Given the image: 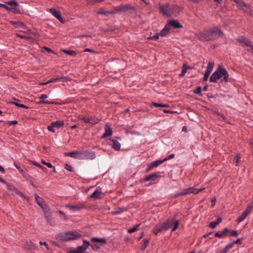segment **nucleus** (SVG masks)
<instances>
[{
	"instance_id": "f257e3e1",
	"label": "nucleus",
	"mask_w": 253,
	"mask_h": 253,
	"mask_svg": "<svg viewBox=\"0 0 253 253\" xmlns=\"http://www.w3.org/2000/svg\"><path fill=\"white\" fill-rule=\"evenodd\" d=\"M223 34L220 28L214 27L196 34V37L200 41L206 42L222 37Z\"/></svg>"
},
{
	"instance_id": "f03ea898",
	"label": "nucleus",
	"mask_w": 253,
	"mask_h": 253,
	"mask_svg": "<svg viewBox=\"0 0 253 253\" xmlns=\"http://www.w3.org/2000/svg\"><path fill=\"white\" fill-rule=\"evenodd\" d=\"M223 77V81L227 82L228 81L229 74L227 70L222 65L218 66L217 69L214 71L210 78V82L212 83H216L217 81L221 77Z\"/></svg>"
},
{
	"instance_id": "7ed1b4c3",
	"label": "nucleus",
	"mask_w": 253,
	"mask_h": 253,
	"mask_svg": "<svg viewBox=\"0 0 253 253\" xmlns=\"http://www.w3.org/2000/svg\"><path fill=\"white\" fill-rule=\"evenodd\" d=\"M79 237L77 232H67L59 233L56 236V239L59 242H65L76 240Z\"/></svg>"
},
{
	"instance_id": "20e7f679",
	"label": "nucleus",
	"mask_w": 253,
	"mask_h": 253,
	"mask_svg": "<svg viewBox=\"0 0 253 253\" xmlns=\"http://www.w3.org/2000/svg\"><path fill=\"white\" fill-rule=\"evenodd\" d=\"M134 10V7L131 5L130 4H121L117 6H115L113 8V12L114 14L119 13H124L129 12L131 10Z\"/></svg>"
},
{
	"instance_id": "39448f33",
	"label": "nucleus",
	"mask_w": 253,
	"mask_h": 253,
	"mask_svg": "<svg viewBox=\"0 0 253 253\" xmlns=\"http://www.w3.org/2000/svg\"><path fill=\"white\" fill-rule=\"evenodd\" d=\"M161 13L166 16L170 17L174 13L175 7L173 5L166 4L165 5L160 4L159 6Z\"/></svg>"
},
{
	"instance_id": "423d86ee",
	"label": "nucleus",
	"mask_w": 253,
	"mask_h": 253,
	"mask_svg": "<svg viewBox=\"0 0 253 253\" xmlns=\"http://www.w3.org/2000/svg\"><path fill=\"white\" fill-rule=\"evenodd\" d=\"M172 223H173V226L171 228V231L173 232L177 229L179 225L178 220H176L174 221L173 218H169L167 219L164 223H163V224L164 228H165V230H167L171 228Z\"/></svg>"
},
{
	"instance_id": "0eeeda50",
	"label": "nucleus",
	"mask_w": 253,
	"mask_h": 253,
	"mask_svg": "<svg viewBox=\"0 0 253 253\" xmlns=\"http://www.w3.org/2000/svg\"><path fill=\"white\" fill-rule=\"evenodd\" d=\"M205 188L197 189L195 188L194 187H189L188 188L183 189L181 192L177 193L176 194V196H180L182 195H186L190 194H197L200 191H203L205 190Z\"/></svg>"
},
{
	"instance_id": "6e6552de",
	"label": "nucleus",
	"mask_w": 253,
	"mask_h": 253,
	"mask_svg": "<svg viewBox=\"0 0 253 253\" xmlns=\"http://www.w3.org/2000/svg\"><path fill=\"white\" fill-rule=\"evenodd\" d=\"M8 6V11H11L15 14L20 12L19 5L16 0H11L5 2Z\"/></svg>"
},
{
	"instance_id": "1a4fd4ad",
	"label": "nucleus",
	"mask_w": 253,
	"mask_h": 253,
	"mask_svg": "<svg viewBox=\"0 0 253 253\" xmlns=\"http://www.w3.org/2000/svg\"><path fill=\"white\" fill-rule=\"evenodd\" d=\"M237 41L243 44V46H247V50L253 54V45L251 42L243 36H240L237 39Z\"/></svg>"
},
{
	"instance_id": "9d476101",
	"label": "nucleus",
	"mask_w": 253,
	"mask_h": 253,
	"mask_svg": "<svg viewBox=\"0 0 253 253\" xmlns=\"http://www.w3.org/2000/svg\"><path fill=\"white\" fill-rule=\"evenodd\" d=\"M67 81V78L66 77H56L55 78H53L51 79L50 80L47 82L42 83L41 84L42 85H45L50 83H55L58 82H65Z\"/></svg>"
},
{
	"instance_id": "9b49d317",
	"label": "nucleus",
	"mask_w": 253,
	"mask_h": 253,
	"mask_svg": "<svg viewBox=\"0 0 253 253\" xmlns=\"http://www.w3.org/2000/svg\"><path fill=\"white\" fill-rule=\"evenodd\" d=\"M235 1L238 5V6L240 9L247 12H249L250 11V8L244 1L241 0H235Z\"/></svg>"
},
{
	"instance_id": "f8f14e48",
	"label": "nucleus",
	"mask_w": 253,
	"mask_h": 253,
	"mask_svg": "<svg viewBox=\"0 0 253 253\" xmlns=\"http://www.w3.org/2000/svg\"><path fill=\"white\" fill-rule=\"evenodd\" d=\"M80 157L83 159L93 160L95 158L96 155L95 153L93 152H85L80 155Z\"/></svg>"
},
{
	"instance_id": "ddd939ff",
	"label": "nucleus",
	"mask_w": 253,
	"mask_h": 253,
	"mask_svg": "<svg viewBox=\"0 0 253 253\" xmlns=\"http://www.w3.org/2000/svg\"><path fill=\"white\" fill-rule=\"evenodd\" d=\"M109 142L110 145H111L115 150H120L121 144L117 140L111 138L109 139Z\"/></svg>"
},
{
	"instance_id": "4468645a",
	"label": "nucleus",
	"mask_w": 253,
	"mask_h": 253,
	"mask_svg": "<svg viewBox=\"0 0 253 253\" xmlns=\"http://www.w3.org/2000/svg\"><path fill=\"white\" fill-rule=\"evenodd\" d=\"M7 188L12 192V194H19L21 197L26 198L24 194L12 185L7 184Z\"/></svg>"
},
{
	"instance_id": "2eb2a0df",
	"label": "nucleus",
	"mask_w": 253,
	"mask_h": 253,
	"mask_svg": "<svg viewBox=\"0 0 253 253\" xmlns=\"http://www.w3.org/2000/svg\"><path fill=\"white\" fill-rule=\"evenodd\" d=\"M81 119L84 120L85 123H88L92 125L97 124L100 121L95 117H84L82 119L80 118Z\"/></svg>"
},
{
	"instance_id": "dca6fc26",
	"label": "nucleus",
	"mask_w": 253,
	"mask_h": 253,
	"mask_svg": "<svg viewBox=\"0 0 253 253\" xmlns=\"http://www.w3.org/2000/svg\"><path fill=\"white\" fill-rule=\"evenodd\" d=\"M112 135V130L110 126L108 124L105 125V132L102 136V138H106L108 136H110Z\"/></svg>"
},
{
	"instance_id": "f3484780",
	"label": "nucleus",
	"mask_w": 253,
	"mask_h": 253,
	"mask_svg": "<svg viewBox=\"0 0 253 253\" xmlns=\"http://www.w3.org/2000/svg\"><path fill=\"white\" fill-rule=\"evenodd\" d=\"M49 12L58 20L62 21V17L61 16L60 12L59 10L55 9V8H52L49 9Z\"/></svg>"
},
{
	"instance_id": "a211bd4d",
	"label": "nucleus",
	"mask_w": 253,
	"mask_h": 253,
	"mask_svg": "<svg viewBox=\"0 0 253 253\" xmlns=\"http://www.w3.org/2000/svg\"><path fill=\"white\" fill-rule=\"evenodd\" d=\"M169 25V28L172 27L173 28H182L183 27L182 25L176 20H170L168 23Z\"/></svg>"
},
{
	"instance_id": "6ab92c4d",
	"label": "nucleus",
	"mask_w": 253,
	"mask_h": 253,
	"mask_svg": "<svg viewBox=\"0 0 253 253\" xmlns=\"http://www.w3.org/2000/svg\"><path fill=\"white\" fill-rule=\"evenodd\" d=\"M101 189L99 187H97L95 191L90 195V197L95 199L99 198L101 197Z\"/></svg>"
},
{
	"instance_id": "aec40b11",
	"label": "nucleus",
	"mask_w": 253,
	"mask_h": 253,
	"mask_svg": "<svg viewBox=\"0 0 253 253\" xmlns=\"http://www.w3.org/2000/svg\"><path fill=\"white\" fill-rule=\"evenodd\" d=\"M163 162H164V160H157L153 161L149 164L148 167V170L157 167L161 164H162Z\"/></svg>"
},
{
	"instance_id": "412c9836",
	"label": "nucleus",
	"mask_w": 253,
	"mask_h": 253,
	"mask_svg": "<svg viewBox=\"0 0 253 253\" xmlns=\"http://www.w3.org/2000/svg\"><path fill=\"white\" fill-rule=\"evenodd\" d=\"M166 230L164 228L163 224H157L155 227L153 228V232L155 234L157 235L158 233L161 232L163 231Z\"/></svg>"
},
{
	"instance_id": "4be33fe9",
	"label": "nucleus",
	"mask_w": 253,
	"mask_h": 253,
	"mask_svg": "<svg viewBox=\"0 0 253 253\" xmlns=\"http://www.w3.org/2000/svg\"><path fill=\"white\" fill-rule=\"evenodd\" d=\"M230 232V230L227 228H225L223 231L215 233L214 236L216 237L222 238Z\"/></svg>"
},
{
	"instance_id": "5701e85b",
	"label": "nucleus",
	"mask_w": 253,
	"mask_h": 253,
	"mask_svg": "<svg viewBox=\"0 0 253 253\" xmlns=\"http://www.w3.org/2000/svg\"><path fill=\"white\" fill-rule=\"evenodd\" d=\"M253 209V201H252L250 203L248 204L247 208L243 212L244 214L248 216V215L250 213Z\"/></svg>"
},
{
	"instance_id": "b1692460",
	"label": "nucleus",
	"mask_w": 253,
	"mask_h": 253,
	"mask_svg": "<svg viewBox=\"0 0 253 253\" xmlns=\"http://www.w3.org/2000/svg\"><path fill=\"white\" fill-rule=\"evenodd\" d=\"M170 29L169 25L167 24L162 30L159 33V34H160V36L164 37L169 33Z\"/></svg>"
},
{
	"instance_id": "393cba45",
	"label": "nucleus",
	"mask_w": 253,
	"mask_h": 253,
	"mask_svg": "<svg viewBox=\"0 0 253 253\" xmlns=\"http://www.w3.org/2000/svg\"><path fill=\"white\" fill-rule=\"evenodd\" d=\"M233 247V244H228L226 246V247L222 249L218 250L216 253H226L229 251V250Z\"/></svg>"
},
{
	"instance_id": "a878e982",
	"label": "nucleus",
	"mask_w": 253,
	"mask_h": 253,
	"mask_svg": "<svg viewBox=\"0 0 253 253\" xmlns=\"http://www.w3.org/2000/svg\"><path fill=\"white\" fill-rule=\"evenodd\" d=\"M42 209L44 213L45 218H47L50 216L51 212L50 211V209L48 206L46 205H44L43 207H42Z\"/></svg>"
},
{
	"instance_id": "bb28decb",
	"label": "nucleus",
	"mask_w": 253,
	"mask_h": 253,
	"mask_svg": "<svg viewBox=\"0 0 253 253\" xmlns=\"http://www.w3.org/2000/svg\"><path fill=\"white\" fill-rule=\"evenodd\" d=\"M222 221V218L221 217H218L215 221L211 222L210 223L209 226L214 229L216 227V226L218 225L219 223H220Z\"/></svg>"
},
{
	"instance_id": "cd10ccee",
	"label": "nucleus",
	"mask_w": 253,
	"mask_h": 253,
	"mask_svg": "<svg viewBox=\"0 0 253 253\" xmlns=\"http://www.w3.org/2000/svg\"><path fill=\"white\" fill-rule=\"evenodd\" d=\"M113 12V9L111 11H107L105 10L104 9H100L99 10L97 11V14H101V15H108L109 14L113 15L114 14Z\"/></svg>"
},
{
	"instance_id": "c85d7f7f",
	"label": "nucleus",
	"mask_w": 253,
	"mask_h": 253,
	"mask_svg": "<svg viewBox=\"0 0 253 253\" xmlns=\"http://www.w3.org/2000/svg\"><path fill=\"white\" fill-rule=\"evenodd\" d=\"M91 241L92 242H97V243H100L103 244H105L106 243V240L105 238H97V237H93L91 239Z\"/></svg>"
},
{
	"instance_id": "c756f323",
	"label": "nucleus",
	"mask_w": 253,
	"mask_h": 253,
	"mask_svg": "<svg viewBox=\"0 0 253 253\" xmlns=\"http://www.w3.org/2000/svg\"><path fill=\"white\" fill-rule=\"evenodd\" d=\"M90 245L89 242L84 240V243L82 246H80V253H83L87 248Z\"/></svg>"
},
{
	"instance_id": "7c9ffc66",
	"label": "nucleus",
	"mask_w": 253,
	"mask_h": 253,
	"mask_svg": "<svg viewBox=\"0 0 253 253\" xmlns=\"http://www.w3.org/2000/svg\"><path fill=\"white\" fill-rule=\"evenodd\" d=\"M65 155L70 156L71 157L78 159L79 157V153L78 151H73L68 153H66Z\"/></svg>"
},
{
	"instance_id": "2f4dec72",
	"label": "nucleus",
	"mask_w": 253,
	"mask_h": 253,
	"mask_svg": "<svg viewBox=\"0 0 253 253\" xmlns=\"http://www.w3.org/2000/svg\"><path fill=\"white\" fill-rule=\"evenodd\" d=\"M35 199H36V201L37 203V204L40 206H41V207L42 208V207H43L44 206V205H45L44 204V202H43V199L41 198L40 197H39L38 195L37 194H35Z\"/></svg>"
},
{
	"instance_id": "473e14b6",
	"label": "nucleus",
	"mask_w": 253,
	"mask_h": 253,
	"mask_svg": "<svg viewBox=\"0 0 253 253\" xmlns=\"http://www.w3.org/2000/svg\"><path fill=\"white\" fill-rule=\"evenodd\" d=\"M11 103L13 104H14L16 106H18V107H22V108H25V109H28V107L24 105V104H20L19 103V100H16V99H14V100L13 101H11Z\"/></svg>"
},
{
	"instance_id": "72a5a7b5",
	"label": "nucleus",
	"mask_w": 253,
	"mask_h": 253,
	"mask_svg": "<svg viewBox=\"0 0 253 253\" xmlns=\"http://www.w3.org/2000/svg\"><path fill=\"white\" fill-rule=\"evenodd\" d=\"M157 177V175L156 173L150 174L144 179V181L147 182L150 180H154Z\"/></svg>"
},
{
	"instance_id": "f704fd0d",
	"label": "nucleus",
	"mask_w": 253,
	"mask_h": 253,
	"mask_svg": "<svg viewBox=\"0 0 253 253\" xmlns=\"http://www.w3.org/2000/svg\"><path fill=\"white\" fill-rule=\"evenodd\" d=\"M51 124L52 125V126L56 128H59L61 127L64 125V123L62 121H56L55 122H53Z\"/></svg>"
},
{
	"instance_id": "c9c22d12",
	"label": "nucleus",
	"mask_w": 253,
	"mask_h": 253,
	"mask_svg": "<svg viewBox=\"0 0 253 253\" xmlns=\"http://www.w3.org/2000/svg\"><path fill=\"white\" fill-rule=\"evenodd\" d=\"M189 68H190V67H188L185 64H183L182 70L181 73L179 74V76L180 77L184 76L185 75V73H186V72L187 71V69H189Z\"/></svg>"
},
{
	"instance_id": "e433bc0d",
	"label": "nucleus",
	"mask_w": 253,
	"mask_h": 253,
	"mask_svg": "<svg viewBox=\"0 0 253 253\" xmlns=\"http://www.w3.org/2000/svg\"><path fill=\"white\" fill-rule=\"evenodd\" d=\"M152 105L156 107H169V105L168 104L164 103H152Z\"/></svg>"
},
{
	"instance_id": "4c0bfd02",
	"label": "nucleus",
	"mask_w": 253,
	"mask_h": 253,
	"mask_svg": "<svg viewBox=\"0 0 253 253\" xmlns=\"http://www.w3.org/2000/svg\"><path fill=\"white\" fill-rule=\"evenodd\" d=\"M213 66H214V62H209L208 63L206 70L211 72L213 69Z\"/></svg>"
},
{
	"instance_id": "58836bf2",
	"label": "nucleus",
	"mask_w": 253,
	"mask_h": 253,
	"mask_svg": "<svg viewBox=\"0 0 253 253\" xmlns=\"http://www.w3.org/2000/svg\"><path fill=\"white\" fill-rule=\"evenodd\" d=\"M247 217V216L244 214V213H242V214L237 218V221L238 223H240L243 221Z\"/></svg>"
},
{
	"instance_id": "ea45409f",
	"label": "nucleus",
	"mask_w": 253,
	"mask_h": 253,
	"mask_svg": "<svg viewBox=\"0 0 253 253\" xmlns=\"http://www.w3.org/2000/svg\"><path fill=\"white\" fill-rule=\"evenodd\" d=\"M143 244L142 246V250H145L146 247H147V245L149 242V240L148 239H145L143 240Z\"/></svg>"
},
{
	"instance_id": "a19ab883",
	"label": "nucleus",
	"mask_w": 253,
	"mask_h": 253,
	"mask_svg": "<svg viewBox=\"0 0 253 253\" xmlns=\"http://www.w3.org/2000/svg\"><path fill=\"white\" fill-rule=\"evenodd\" d=\"M71 210L73 211H76L79 210V207L78 206H74V205H68L67 206Z\"/></svg>"
},
{
	"instance_id": "79ce46f5",
	"label": "nucleus",
	"mask_w": 253,
	"mask_h": 253,
	"mask_svg": "<svg viewBox=\"0 0 253 253\" xmlns=\"http://www.w3.org/2000/svg\"><path fill=\"white\" fill-rule=\"evenodd\" d=\"M160 36V34H159V33H156L153 36L149 37L148 39L149 40H154L157 41V40H158Z\"/></svg>"
},
{
	"instance_id": "37998d69",
	"label": "nucleus",
	"mask_w": 253,
	"mask_h": 253,
	"mask_svg": "<svg viewBox=\"0 0 253 253\" xmlns=\"http://www.w3.org/2000/svg\"><path fill=\"white\" fill-rule=\"evenodd\" d=\"M139 226V225L138 224V225H136L135 227H134L132 228L129 229L128 230V232L129 233H132L135 232L137 230Z\"/></svg>"
},
{
	"instance_id": "c03bdc74",
	"label": "nucleus",
	"mask_w": 253,
	"mask_h": 253,
	"mask_svg": "<svg viewBox=\"0 0 253 253\" xmlns=\"http://www.w3.org/2000/svg\"><path fill=\"white\" fill-rule=\"evenodd\" d=\"M202 92V88L200 86L197 87L195 90L194 91V92L197 94H201Z\"/></svg>"
},
{
	"instance_id": "a18cd8bd",
	"label": "nucleus",
	"mask_w": 253,
	"mask_h": 253,
	"mask_svg": "<svg viewBox=\"0 0 253 253\" xmlns=\"http://www.w3.org/2000/svg\"><path fill=\"white\" fill-rule=\"evenodd\" d=\"M66 253H79V247H78L76 250H71Z\"/></svg>"
},
{
	"instance_id": "49530a36",
	"label": "nucleus",
	"mask_w": 253,
	"mask_h": 253,
	"mask_svg": "<svg viewBox=\"0 0 253 253\" xmlns=\"http://www.w3.org/2000/svg\"><path fill=\"white\" fill-rule=\"evenodd\" d=\"M14 166L15 167L17 168V169L19 170V171L22 174H23L24 173V171L19 166H18L16 163H14Z\"/></svg>"
},
{
	"instance_id": "de8ad7c7",
	"label": "nucleus",
	"mask_w": 253,
	"mask_h": 253,
	"mask_svg": "<svg viewBox=\"0 0 253 253\" xmlns=\"http://www.w3.org/2000/svg\"><path fill=\"white\" fill-rule=\"evenodd\" d=\"M230 233V235L232 236H237L238 235V232L237 230H232L231 231H230L229 232Z\"/></svg>"
},
{
	"instance_id": "09e8293b",
	"label": "nucleus",
	"mask_w": 253,
	"mask_h": 253,
	"mask_svg": "<svg viewBox=\"0 0 253 253\" xmlns=\"http://www.w3.org/2000/svg\"><path fill=\"white\" fill-rule=\"evenodd\" d=\"M174 156L175 155L174 154H171L169 155L168 157L164 159L163 160H164V162H165V161L169 160L170 159L173 158L174 157Z\"/></svg>"
},
{
	"instance_id": "8fccbe9b",
	"label": "nucleus",
	"mask_w": 253,
	"mask_h": 253,
	"mask_svg": "<svg viewBox=\"0 0 253 253\" xmlns=\"http://www.w3.org/2000/svg\"><path fill=\"white\" fill-rule=\"evenodd\" d=\"M54 128H55V127L52 126V124H51L50 126H48V127H47L48 130L49 131H51V132H55Z\"/></svg>"
},
{
	"instance_id": "3c124183",
	"label": "nucleus",
	"mask_w": 253,
	"mask_h": 253,
	"mask_svg": "<svg viewBox=\"0 0 253 253\" xmlns=\"http://www.w3.org/2000/svg\"><path fill=\"white\" fill-rule=\"evenodd\" d=\"M90 246L94 250L99 249L100 248V247L97 244H92Z\"/></svg>"
},
{
	"instance_id": "603ef678",
	"label": "nucleus",
	"mask_w": 253,
	"mask_h": 253,
	"mask_svg": "<svg viewBox=\"0 0 253 253\" xmlns=\"http://www.w3.org/2000/svg\"><path fill=\"white\" fill-rule=\"evenodd\" d=\"M42 163L43 164H44V165H46V166L48 168H52V165L50 163H46V162H44L43 160H42Z\"/></svg>"
},
{
	"instance_id": "864d4df0",
	"label": "nucleus",
	"mask_w": 253,
	"mask_h": 253,
	"mask_svg": "<svg viewBox=\"0 0 253 253\" xmlns=\"http://www.w3.org/2000/svg\"><path fill=\"white\" fill-rule=\"evenodd\" d=\"M0 6L3 7V8L8 11V5L7 4H5L0 3Z\"/></svg>"
},
{
	"instance_id": "5fc2aeb1",
	"label": "nucleus",
	"mask_w": 253,
	"mask_h": 253,
	"mask_svg": "<svg viewBox=\"0 0 253 253\" xmlns=\"http://www.w3.org/2000/svg\"><path fill=\"white\" fill-rule=\"evenodd\" d=\"M39 243L41 245L44 246L47 250L48 249V245L46 242L40 241Z\"/></svg>"
},
{
	"instance_id": "6e6d98bb",
	"label": "nucleus",
	"mask_w": 253,
	"mask_h": 253,
	"mask_svg": "<svg viewBox=\"0 0 253 253\" xmlns=\"http://www.w3.org/2000/svg\"><path fill=\"white\" fill-rule=\"evenodd\" d=\"M65 168L67 170H69V171H72V167H71V166H70V165H67V164H65Z\"/></svg>"
},
{
	"instance_id": "4d7b16f0",
	"label": "nucleus",
	"mask_w": 253,
	"mask_h": 253,
	"mask_svg": "<svg viewBox=\"0 0 253 253\" xmlns=\"http://www.w3.org/2000/svg\"><path fill=\"white\" fill-rule=\"evenodd\" d=\"M39 104H49L51 103V102H49V101H48L41 100V101H40L39 102Z\"/></svg>"
},
{
	"instance_id": "13d9d810",
	"label": "nucleus",
	"mask_w": 253,
	"mask_h": 253,
	"mask_svg": "<svg viewBox=\"0 0 253 253\" xmlns=\"http://www.w3.org/2000/svg\"><path fill=\"white\" fill-rule=\"evenodd\" d=\"M16 36L21 39H27L28 38L24 35H22L19 34H16Z\"/></svg>"
},
{
	"instance_id": "bf43d9fd",
	"label": "nucleus",
	"mask_w": 253,
	"mask_h": 253,
	"mask_svg": "<svg viewBox=\"0 0 253 253\" xmlns=\"http://www.w3.org/2000/svg\"><path fill=\"white\" fill-rule=\"evenodd\" d=\"M47 98V95L46 94H42L40 97L39 98L42 100H43L45 98Z\"/></svg>"
},
{
	"instance_id": "052dcab7",
	"label": "nucleus",
	"mask_w": 253,
	"mask_h": 253,
	"mask_svg": "<svg viewBox=\"0 0 253 253\" xmlns=\"http://www.w3.org/2000/svg\"><path fill=\"white\" fill-rule=\"evenodd\" d=\"M83 52H86V51H88V52H94V51H93V50L90 49V48H85L83 50Z\"/></svg>"
},
{
	"instance_id": "680f3d73",
	"label": "nucleus",
	"mask_w": 253,
	"mask_h": 253,
	"mask_svg": "<svg viewBox=\"0 0 253 253\" xmlns=\"http://www.w3.org/2000/svg\"><path fill=\"white\" fill-rule=\"evenodd\" d=\"M16 24H17V25L18 27H22L24 26V24L21 22H17Z\"/></svg>"
},
{
	"instance_id": "e2e57ef3",
	"label": "nucleus",
	"mask_w": 253,
	"mask_h": 253,
	"mask_svg": "<svg viewBox=\"0 0 253 253\" xmlns=\"http://www.w3.org/2000/svg\"><path fill=\"white\" fill-rule=\"evenodd\" d=\"M65 52H66L67 53H68V54H70V55H74L75 54V51H72V50L65 51Z\"/></svg>"
},
{
	"instance_id": "0e129e2a",
	"label": "nucleus",
	"mask_w": 253,
	"mask_h": 253,
	"mask_svg": "<svg viewBox=\"0 0 253 253\" xmlns=\"http://www.w3.org/2000/svg\"><path fill=\"white\" fill-rule=\"evenodd\" d=\"M17 124V121H12L9 122L10 125H15Z\"/></svg>"
},
{
	"instance_id": "69168bd1",
	"label": "nucleus",
	"mask_w": 253,
	"mask_h": 253,
	"mask_svg": "<svg viewBox=\"0 0 253 253\" xmlns=\"http://www.w3.org/2000/svg\"><path fill=\"white\" fill-rule=\"evenodd\" d=\"M240 239H238L235 241H234L232 243H230V244H233V246L234 244L238 243L240 242Z\"/></svg>"
},
{
	"instance_id": "338daca9",
	"label": "nucleus",
	"mask_w": 253,
	"mask_h": 253,
	"mask_svg": "<svg viewBox=\"0 0 253 253\" xmlns=\"http://www.w3.org/2000/svg\"><path fill=\"white\" fill-rule=\"evenodd\" d=\"M44 49L45 50H46L47 52H52V50L51 49H50L48 47H44Z\"/></svg>"
},
{
	"instance_id": "774afa93",
	"label": "nucleus",
	"mask_w": 253,
	"mask_h": 253,
	"mask_svg": "<svg viewBox=\"0 0 253 253\" xmlns=\"http://www.w3.org/2000/svg\"><path fill=\"white\" fill-rule=\"evenodd\" d=\"M209 77V76L208 75H206V74H204V76L203 80H204V81H207V80H208V79Z\"/></svg>"
}]
</instances>
